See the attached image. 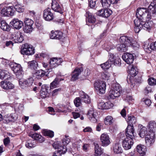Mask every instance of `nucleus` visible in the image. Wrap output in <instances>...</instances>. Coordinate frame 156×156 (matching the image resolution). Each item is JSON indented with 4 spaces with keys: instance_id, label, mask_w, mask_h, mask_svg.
Listing matches in <instances>:
<instances>
[{
    "instance_id": "obj_1",
    "label": "nucleus",
    "mask_w": 156,
    "mask_h": 156,
    "mask_svg": "<svg viewBox=\"0 0 156 156\" xmlns=\"http://www.w3.org/2000/svg\"><path fill=\"white\" fill-rule=\"evenodd\" d=\"M146 10L144 8H140L136 11V19L134 21L135 25V28L136 29H142L143 26L141 22H145L149 21L151 19V16L145 13Z\"/></svg>"
},
{
    "instance_id": "obj_2",
    "label": "nucleus",
    "mask_w": 156,
    "mask_h": 156,
    "mask_svg": "<svg viewBox=\"0 0 156 156\" xmlns=\"http://www.w3.org/2000/svg\"><path fill=\"white\" fill-rule=\"evenodd\" d=\"M70 142V139L68 136H66L62 141V144L64 145H61L59 142H55L52 145L53 147L55 149L58 150L54 153L53 156H61V154H64L67 151V147L66 145L68 144Z\"/></svg>"
},
{
    "instance_id": "obj_3",
    "label": "nucleus",
    "mask_w": 156,
    "mask_h": 156,
    "mask_svg": "<svg viewBox=\"0 0 156 156\" xmlns=\"http://www.w3.org/2000/svg\"><path fill=\"white\" fill-rule=\"evenodd\" d=\"M134 133L132 127L128 126L126 129V138L122 141V146L126 150L130 149L133 144Z\"/></svg>"
},
{
    "instance_id": "obj_4",
    "label": "nucleus",
    "mask_w": 156,
    "mask_h": 156,
    "mask_svg": "<svg viewBox=\"0 0 156 156\" xmlns=\"http://www.w3.org/2000/svg\"><path fill=\"white\" fill-rule=\"evenodd\" d=\"M34 140L29 139L26 141L25 144L26 147L28 148L34 147L36 146L35 140L40 143H42L44 140V138L42 136L37 133L31 134L29 135Z\"/></svg>"
},
{
    "instance_id": "obj_5",
    "label": "nucleus",
    "mask_w": 156,
    "mask_h": 156,
    "mask_svg": "<svg viewBox=\"0 0 156 156\" xmlns=\"http://www.w3.org/2000/svg\"><path fill=\"white\" fill-rule=\"evenodd\" d=\"M20 52L23 55H31L35 53V49L32 45L25 43L22 45Z\"/></svg>"
},
{
    "instance_id": "obj_6",
    "label": "nucleus",
    "mask_w": 156,
    "mask_h": 156,
    "mask_svg": "<svg viewBox=\"0 0 156 156\" xmlns=\"http://www.w3.org/2000/svg\"><path fill=\"white\" fill-rule=\"evenodd\" d=\"M119 41L121 43L126 44L129 46H131L133 47L137 46L135 44L136 43V42L131 37L122 36L120 37Z\"/></svg>"
},
{
    "instance_id": "obj_7",
    "label": "nucleus",
    "mask_w": 156,
    "mask_h": 156,
    "mask_svg": "<svg viewBox=\"0 0 156 156\" xmlns=\"http://www.w3.org/2000/svg\"><path fill=\"white\" fill-rule=\"evenodd\" d=\"M24 33L17 31L14 34V40L16 43H20L24 40L23 35L26 34H30L32 32V30H23Z\"/></svg>"
},
{
    "instance_id": "obj_8",
    "label": "nucleus",
    "mask_w": 156,
    "mask_h": 156,
    "mask_svg": "<svg viewBox=\"0 0 156 156\" xmlns=\"http://www.w3.org/2000/svg\"><path fill=\"white\" fill-rule=\"evenodd\" d=\"M120 94L119 85V84H116L113 89L110 91L108 98L113 99L120 96Z\"/></svg>"
},
{
    "instance_id": "obj_9",
    "label": "nucleus",
    "mask_w": 156,
    "mask_h": 156,
    "mask_svg": "<svg viewBox=\"0 0 156 156\" xmlns=\"http://www.w3.org/2000/svg\"><path fill=\"white\" fill-rule=\"evenodd\" d=\"M13 6L5 7L1 10L0 13L2 16H13L14 12Z\"/></svg>"
},
{
    "instance_id": "obj_10",
    "label": "nucleus",
    "mask_w": 156,
    "mask_h": 156,
    "mask_svg": "<svg viewBox=\"0 0 156 156\" xmlns=\"http://www.w3.org/2000/svg\"><path fill=\"white\" fill-rule=\"evenodd\" d=\"M62 62V60L61 58L57 57L51 58L49 61V72L51 71V69L60 65Z\"/></svg>"
},
{
    "instance_id": "obj_11",
    "label": "nucleus",
    "mask_w": 156,
    "mask_h": 156,
    "mask_svg": "<svg viewBox=\"0 0 156 156\" xmlns=\"http://www.w3.org/2000/svg\"><path fill=\"white\" fill-rule=\"evenodd\" d=\"M106 86L105 83L102 81H96L94 83L95 88L101 94L105 93Z\"/></svg>"
},
{
    "instance_id": "obj_12",
    "label": "nucleus",
    "mask_w": 156,
    "mask_h": 156,
    "mask_svg": "<svg viewBox=\"0 0 156 156\" xmlns=\"http://www.w3.org/2000/svg\"><path fill=\"white\" fill-rule=\"evenodd\" d=\"M110 55V56L108 60L100 65L101 68L103 69H107L111 66L113 64L114 61L115 59L114 58L113 55L111 54Z\"/></svg>"
},
{
    "instance_id": "obj_13",
    "label": "nucleus",
    "mask_w": 156,
    "mask_h": 156,
    "mask_svg": "<svg viewBox=\"0 0 156 156\" xmlns=\"http://www.w3.org/2000/svg\"><path fill=\"white\" fill-rule=\"evenodd\" d=\"M148 11L147 9L145 13L151 16V18L152 19L156 15V5L154 3L152 2L148 7Z\"/></svg>"
},
{
    "instance_id": "obj_14",
    "label": "nucleus",
    "mask_w": 156,
    "mask_h": 156,
    "mask_svg": "<svg viewBox=\"0 0 156 156\" xmlns=\"http://www.w3.org/2000/svg\"><path fill=\"white\" fill-rule=\"evenodd\" d=\"M10 26L11 27H13L12 28L20 29L23 27V22L18 19H14L10 22Z\"/></svg>"
},
{
    "instance_id": "obj_15",
    "label": "nucleus",
    "mask_w": 156,
    "mask_h": 156,
    "mask_svg": "<svg viewBox=\"0 0 156 156\" xmlns=\"http://www.w3.org/2000/svg\"><path fill=\"white\" fill-rule=\"evenodd\" d=\"M87 116L90 120L92 122L95 123L97 121V113L93 108H90L87 113Z\"/></svg>"
},
{
    "instance_id": "obj_16",
    "label": "nucleus",
    "mask_w": 156,
    "mask_h": 156,
    "mask_svg": "<svg viewBox=\"0 0 156 156\" xmlns=\"http://www.w3.org/2000/svg\"><path fill=\"white\" fill-rule=\"evenodd\" d=\"M50 35V38L52 39L61 40L63 38L62 33L59 30H52L51 31Z\"/></svg>"
},
{
    "instance_id": "obj_17",
    "label": "nucleus",
    "mask_w": 156,
    "mask_h": 156,
    "mask_svg": "<svg viewBox=\"0 0 156 156\" xmlns=\"http://www.w3.org/2000/svg\"><path fill=\"white\" fill-rule=\"evenodd\" d=\"M51 7L52 9L55 12L61 14L63 13L62 9L59 5L58 1L57 0H52Z\"/></svg>"
},
{
    "instance_id": "obj_18",
    "label": "nucleus",
    "mask_w": 156,
    "mask_h": 156,
    "mask_svg": "<svg viewBox=\"0 0 156 156\" xmlns=\"http://www.w3.org/2000/svg\"><path fill=\"white\" fill-rule=\"evenodd\" d=\"M123 59L127 64H131L133 61L134 58L133 55L128 53H125L122 56Z\"/></svg>"
},
{
    "instance_id": "obj_19",
    "label": "nucleus",
    "mask_w": 156,
    "mask_h": 156,
    "mask_svg": "<svg viewBox=\"0 0 156 156\" xmlns=\"http://www.w3.org/2000/svg\"><path fill=\"white\" fill-rule=\"evenodd\" d=\"M112 13V11L110 9H101L99 10L97 14L99 16L107 18L111 15Z\"/></svg>"
},
{
    "instance_id": "obj_20",
    "label": "nucleus",
    "mask_w": 156,
    "mask_h": 156,
    "mask_svg": "<svg viewBox=\"0 0 156 156\" xmlns=\"http://www.w3.org/2000/svg\"><path fill=\"white\" fill-rule=\"evenodd\" d=\"M155 134L150 133L149 135H147L145 137V140L147 145L150 147L154 143L155 139Z\"/></svg>"
},
{
    "instance_id": "obj_21",
    "label": "nucleus",
    "mask_w": 156,
    "mask_h": 156,
    "mask_svg": "<svg viewBox=\"0 0 156 156\" xmlns=\"http://www.w3.org/2000/svg\"><path fill=\"white\" fill-rule=\"evenodd\" d=\"M101 140L102 146H106L110 144L109 137L107 134H102L101 136Z\"/></svg>"
},
{
    "instance_id": "obj_22",
    "label": "nucleus",
    "mask_w": 156,
    "mask_h": 156,
    "mask_svg": "<svg viewBox=\"0 0 156 156\" xmlns=\"http://www.w3.org/2000/svg\"><path fill=\"white\" fill-rule=\"evenodd\" d=\"M83 70V67L76 68L72 73L71 80L74 81L77 80L79 75Z\"/></svg>"
},
{
    "instance_id": "obj_23",
    "label": "nucleus",
    "mask_w": 156,
    "mask_h": 156,
    "mask_svg": "<svg viewBox=\"0 0 156 156\" xmlns=\"http://www.w3.org/2000/svg\"><path fill=\"white\" fill-rule=\"evenodd\" d=\"M128 118L126 120L127 122L128 123V126L127 127L129 126L132 127L133 130V133H134V129L133 125L135 124L136 122V118L133 115H128Z\"/></svg>"
},
{
    "instance_id": "obj_24",
    "label": "nucleus",
    "mask_w": 156,
    "mask_h": 156,
    "mask_svg": "<svg viewBox=\"0 0 156 156\" xmlns=\"http://www.w3.org/2000/svg\"><path fill=\"white\" fill-rule=\"evenodd\" d=\"M2 87L6 90L12 89L14 87V85L10 82L7 81H3L1 82Z\"/></svg>"
},
{
    "instance_id": "obj_25",
    "label": "nucleus",
    "mask_w": 156,
    "mask_h": 156,
    "mask_svg": "<svg viewBox=\"0 0 156 156\" xmlns=\"http://www.w3.org/2000/svg\"><path fill=\"white\" fill-rule=\"evenodd\" d=\"M48 87L46 85H43L42 86L41 89L40 91V96L42 98L48 97L49 93L48 91Z\"/></svg>"
},
{
    "instance_id": "obj_26",
    "label": "nucleus",
    "mask_w": 156,
    "mask_h": 156,
    "mask_svg": "<svg viewBox=\"0 0 156 156\" xmlns=\"http://www.w3.org/2000/svg\"><path fill=\"white\" fill-rule=\"evenodd\" d=\"M119 0H101V2L103 7L106 8L109 7L111 4H115L117 3Z\"/></svg>"
},
{
    "instance_id": "obj_27",
    "label": "nucleus",
    "mask_w": 156,
    "mask_h": 156,
    "mask_svg": "<svg viewBox=\"0 0 156 156\" xmlns=\"http://www.w3.org/2000/svg\"><path fill=\"white\" fill-rule=\"evenodd\" d=\"M147 127L149 132L151 133L155 134L156 131V122L155 121H151L148 123Z\"/></svg>"
},
{
    "instance_id": "obj_28",
    "label": "nucleus",
    "mask_w": 156,
    "mask_h": 156,
    "mask_svg": "<svg viewBox=\"0 0 156 156\" xmlns=\"http://www.w3.org/2000/svg\"><path fill=\"white\" fill-rule=\"evenodd\" d=\"M10 74L6 70L0 69V79L9 80L11 78Z\"/></svg>"
},
{
    "instance_id": "obj_29",
    "label": "nucleus",
    "mask_w": 156,
    "mask_h": 156,
    "mask_svg": "<svg viewBox=\"0 0 156 156\" xmlns=\"http://www.w3.org/2000/svg\"><path fill=\"white\" fill-rule=\"evenodd\" d=\"M80 95L82 101L86 103H90V99L88 95L83 91L80 92Z\"/></svg>"
},
{
    "instance_id": "obj_30",
    "label": "nucleus",
    "mask_w": 156,
    "mask_h": 156,
    "mask_svg": "<svg viewBox=\"0 0 156 156\" xmlns=\"http://www.w3.org/2000/svg\"><path fill=\"white\" fill-rule=\"evenodd\" d=\"M48 71L42 70H39L36 71L34 74V76L37 79H40L42 77L45 75L48 76Z\"/></svg>"
},
{
    "instance_id": "obj_31",
    "label": "nucleus",
    "mask_w": 156,
    "mask_h": 156,
    "mask_svg": "<svg viewBox=\"0 0 156 156\" xmlns=\"http://www.w3.org/2000/svg\"><path fill=\"white\" fill-rule=\"evenodd\" d=\"M87 15L86 21L90 23H94L96 21V19L93 14L87 11L86 12Z\"/></svg>"
},
{
    "instance_id": "obj_32",
    "label": "nucleus",
    "mask_w": 156,
    "mask_h": 156,
    "mask_svg": "<svg viewBox=\"0 0 156 156\" xmlns=\"http://www.w3.org/2000/svg\"><path fill=\"white\" fill-rule=\"evenodd\" d=\"M24 23L25 24V29H31L33 28L32 27L33 24V21L29 18H26L24 19Z\"/></svg>"
},
{
    "instance_id": "obj_33",
    "label": "nucleus",
    "mask_w": 156,
    "mask_h": 156,
    "mask_svg": "<svg viewBox=\"0 0 156 156\" xmlns=\"http://www.w3.org/2000/svg\"><path fill=\"white\" fill-rule=\"evenodd\" d=\"M94 151L96 156H100L103 153V150L97 143H94Z\"/></svg>"
},
{
    "instance_id": "obj_34",
    "label": "nucleus",
    "mask_w": 156,
    "mask_h": 156,
    "mask_svg": "<svg viewBox=\"0 0 156 156\" xmlns=\"http://www.w3.org/2000/svg\"><path fill=\"white\" fill-rule=\"evenodd\" d=\"M140 129L139 132L138 134L140 137L142 138H144L146 136L147 133V128L141 125Z\"/></svg>"
},
{
    "instance_id": "obj_35",
    "label": "nucleus",
    "mask_w": 156,
    "mask_h": 156,
    "mask_svg": "<svg viewBox=\"0 0 156 156\" xmlns=\"http://www.w3.org/2000/svg\"><path fill=\"white\" fill-rule=\"evenodd\" d=\"M136 150L140 154H144L147 150L146 147L143 145H139L137 146Z\"/></svg>"
},
{
    "instance_id": "obj_36",
    "label": "nucleus",
    "mask_w": 156,
    "mask_h": 156,
    "mask_svg": "<svg viewBox=\"0 0 156 156\" xmlns=\"http://www.w3.org/2000/svg\"><path fill=\"white\" fill-rule=\"evenodd\" d=\"M130 68H131L129 71V74L132 77L135 76L138 73V69L135 66L133 65L129 66Z\"/></svg>"
},
{
    "instance_id": "obj_37",
    "label": "nucleus",
    "mask_w": 156,
    "mask_h": 156,
    "mask_svg": "<svg viewBox=\"0 0 156 156\" xmlns=\"http://www.w3.org/2000/svg\"><path fill=\"white\" fill-rule=\"evenodd\" d=\"M111 103L109 102L105 103L101 102L98 104V107L100 109H108L112 106V105L110 107H108V105H109Z\"/></svg>"
},
{
    "instance_id": "obj_38",
    "label": "nucleus",
    "mask_w": 156,
    "mask_h": 156,
    "mask_svg": "<svg viewBox=\"0 0 156 156\" xmlns=\"http://www.w3.org/2000/svg\"><path fill=\"white\" fill-rule=\"evenodd\" d=\"M114 121V120L112 117L109 115L106 116L104 120V123L107 125L112 124Z\"/></svg>"
},
{
    "instance_id": "obj_39",
    "label": "nucleus",
    "mask_w": 156,
    "mask_h": 156,
    "mask_svg": "<svg viewBox=\"0 0 156 156\" xmlns=\"http://www.w3.org/2000/svg\"><path fill=\"white\" fill-rule=\"evenodd\" d=\"M10 67L14 73L17 72L18 70H20L21 68V65L20 64L16 63H12L10 65Z\"/></svg>"
},
{
    "instance_id": "obj_40",
    "label": "nucleus",
    "mask_w": 156,
    "mask_h": 156,
    "mask_svg": "<svg viewBox=\"0 0 156 156\" xmlns=\"http://www.w3.org/2000/svg\"><path fill=\"white\" fill-rule=\"evenodd\" d=\"M28 65L29 68L31 69L34 70L37 68L38 66L37 63L36 61L34 60L29 62H28Z\"/></svg>"
},
{
    "instance_id": "obj_41",
    "label": "nucleus",
    "mask_w": 156,
    "mask_h": 156,
    "mask_svg": "<svg viewBox=\"0 0 156 156\" xmlns=\"http://www.w3.org/2000/svg\"><path fill=\"white\" fill-rule=\"evenodd\" d=\"M114 152L116 154L121 153L122 151L121 145L119 144H116L113 147Z\"/></svg>"
},
{
    "instance_id": "obj_42",
    "label": "nucleus",
    "mask_w": 156,
    "mask_h": 156,
    "mask_svg": "<svg viewBox=\"0 0 156 156\" xmlns=\"http://www.w3.org/2000/svg\"><path fill=\"white\" fill-rule=\"evenodd\" d=\"M129 46L126 44L122 43L117 47V49L118 51L123 52H125L127 50L128 46Z\"/></svg>"
},
{
    "instance_id": "obj_43",
    "label": "nucleus",
    "mask_w": 156,
    "mask_h": 156,
    "mask_svg": "<svg viewBox=\"0 0 156 156\" xmlns=\"http://www.w3.org/2000/svg\"><path fill=\"white\" fill-rule=\"evenodd\" d=\"M19 84L20 87L22 89H26L28 88L24 80H19Z\"/></svg>"
},
{
    "instance_id": "obj_44",
    "label": "nucleus",
    "mask_w": 156,
    "mask_h": 156,
    "mask_svg": "<svg viewBox=\"0 0 156 156\" xmlns=\"http://www.w3.org/2000/svg\"><path fill=\"white\" fill-rule=\"evenodd\" d=\"M59 84L58 78H56L50 84V89H53L57 87Z\"/></svg>"
},
{
    "instance_id": "obj_45",
    "label": "nucleus",
    "mask_w": 156,
    "mask_h": 156,
    "mask_svg": "<svg viewBox=\"0 0 156 156\" xmlns=\"http://www.w3.org/2000/svg\"><path fill=\"white\" fill-rule=\"evenodd\" d=\"M154 25L153 22L149 21L146 23L144 24V27H146L147 29H151L154 28Z\"/></svg>"
},
{
    "instance_id": "obj_46",
    "label": "nucleus",
    "mask_w": 156,
    "mask_h": 156,
    "mask_svg": "<svg viewBox=\"0 0 156 156\" xmlns=\"http://www.w3.org/2000/svg\"><path fill=\"white\" fill-rule=\"evenodd\" d=\"M28 87L31 86L33 83L34 79L32 77H30L24 80Z\"/></svg>"
},
{
    "instance_id": "obj_47",
    "label": "nucleus",
    "mask_w": 156,
    "mask_h": 156,
    "mask_svg": "<svg viewBox=\"0 0 156 156\" xmlns=\"http://www.w3.org/2000/svg\"><path fill=\"white\" fill-rule=\"evenodd\" d=\"M10 26L6 23L5 21H2L0 24V28L1 29H8Z\"/></svg>"
},
{
    "instance_id": "obj_48",
    "label": "nucleus",
    "mask_w": 156,
    "mask_h": 156,
    "mask_svg": "<svg viewBox=\"0 0 156 156\" xmlns=\"http://www.w3.org/2000/svg\"><path fill=\"white\" fill-rule=\"evenodd\" d=\"M81 100L80 97H77L74 99V103L76 107H78L81 105Z\"/></svg>"
},
{
    "instance_id": "obj_49",
    "label": "nucleus",
    "mask_w": 156,
    "mask_h": 156,
    "mask_svg": "<svg viewBox=\"0 0 156 156\" xmlns=\"http://www.w3.org/2000/svg\"><path fill=\"white\" fill-rule=\"evenodd\" d=\"M16 76L18 78H21L23 74V70L22 67L20 69V70H18L17 72L14 73Z\"/></svg>"
},
{
    "instance_id": "obj_50",
    "label": "nucleus",
    "mask_w": 156,
    "mask_h": 156,
    "mask_svg": "<svg viewBox=\"0 0 156 156\" xmlns=\"http://www.w3.org/2000/svg\"><path fill=\"white\" fill-rule=\"evenodd\" d=\"M14 8L13 9L14 10V9L16 10L18 12H22L24 11V9L22 7L21 5H15V7L14 6Z\"/></svg>"
},
{
    "instance_id": "obj_51",
    "label": "nucleus",
    "mask_w": 156,
    "mask_h": 156,
    "mask_svg": "<svg viewBox=\"0 0 156 156\" xmlns=\"http://www.w3.org/2000/svg\"><path fill=\"white\" fill-rule=\"evenodd\" d=\"M48 8L45 9L44 11L43 17L44 18L46 21L49 20V10H48Z\"/></svg>"
},
{
    "instance_id": "obj_52",
    "label": "nucleus",
    "mask_w": 156,
    "mask_h": 156,
    "mask_svg": "<svg viewBox=\"0 0 156 156\" xmlns=\"http://www.w3.org/2000/svg\"><path fill=\"white\" fill-rule=\"evenodd\" d=\"M148 82L149 85L151 86L156 85V79L154 78H151L148 79Z\"/></svg>"
},
{
    "instance_id": "obj_53",
    "label": "nucleus",
    "mask_w": 156,
    "mask_h": 156,
    "mask_svg": "<svg viewBox=\"0 0 156 156\" xmlns=\"http://www.w3.org/2000/svg\"><path fill=\"white\" fill-rule=\"evenodd\" d=\"M7 117L8 118L7 120H5L4 122L6 123H8L10 121H12L13 119H14L13 115L11 114L10 115H7Z\"/></svg>"
},
{
    "instance_id": "obj_54",
    "label": "nucleus",
    "mask_w": 156,
    "mask_h": 156,
    "mask_svg": "<svg viewBox=\"0 0 156 156\" xmlns=\"http://www.w3.org/2000/svg\"><path fill=\"white\" fill-rule=\"evenodd\" d=\"M88 1L89 6L91 8H94L95 7L97 1H91L90 0H88Z\"/></svg>"
},
{
    "instance_id": "obj_55",
    "label": "nucleus",
    "mask_w": 156,
    "mask_h": 156,
    "mask_svg": "<svg viewBox=\"0 0 156 156\" xmlns=\"http://www.w3.org/2000/svg\"><path fill=\"white\" fill-rule=\"evenodd\" d=\"M144 48L147 53H150L151 52V50L150 49L149 45L145 44L144 45Z\"/></svg>"
},
{
    "instance_id": "obj_56",
    "label": "nucleus",
    "mask_w": 156,
    "mask_h": 156,
    "mask_svg": "<svg viewBox=\"0 0 156 156\" xmlns=\"http://www.w3.org/2000/svg\"><path fill=\"white\" fill-rule=\"evenodd\" d=\"M61 90V88H59L58 89H56L54 90L52 92V96H54L56 95H57L58 92L59 91H60Z\"/></svg>"
},
{
    "instance_id": "obj_57",
    "label": "nucleus",
    "mask_w": 156,
    "mask_h": 156,
    "mask_svg": "<svg viewBox=\"0 0 156 156\" xmlns=\"http://www.w3.org/2000/svg\"><path fill=\"white\" fill-rule=\"evenodd\" d=\"M41 132L44 136H49V131L47 129H44L42 130Z\"/></svg>"
},
{
    "instance_id": "obj_58",
    "label": "nucleus",
    "mask_w": 156,
    "mask_h": 156,
    "mask_svg": "<svg viewBox=\"0 0 156 156\" xmlns=\"http://www.w3.org/2000/svg\"><path fill=\"white\" fill-rule=\"evenodd\" d=\"M120 59L118 58L117 59H115L114 61L113 64L115 65H118L119 66L121 65V63L120 62Z\"/></svg>"
},
{
    "instance_id": "obj_59",
    "label": "nucleus",
    "mask_w": 156,
    "mask_h": 156,
    "mask_svg": "<svg viewBox=\"0 0 156 156\" xmlns=\"http://www.w3.org/2000/svg\"><path fill=\"white\" fill-rule=\"evenodd\" d=\"M5 146H7L9 143L10 140L9 138H6L5 139L3 140Z\"/></svg>"
},
{
    "instance_id": "obj_60",
    "label": "nucleus",
    "mask_w": 156,
    "mask_h": 156,
    "mask_svg": "<svg viewBox=\"0 0 156 156\" xmlns=\"http://www.w3.org/2000/svg\"><path fill=\"white\" fill-rule=\"evenodd\" d=\"M144 102L145 104L148 106H150L151 103V100L149 99H145Z\"/></svg>"
},
{
    "instance_id": "obj_61",
    "label": "nucleus",
    "mask_w": 156,
    "mask_h": 156,
    "mask_svg": "<svg viewBox=\"0 0 156 156\" xmlns=\"http://www.w3.org/2000/svg\"><path fill=\"white\" fill-rule=\"evenodd\" d=\"M102 127V123H98L97 126L96 127V130L99 131L101 130V127Z\"/></svg>"
},
{
    "instance_id": "obj_62",
    "label": "nucleus",
    "mask_w": 156,
    "mask_h": 156,
    "mask_svg": "<svg viewBox=\"0 0 156 156\" xmlns=\"http://www.w3.org/2000/svg\"><path fill=\"white\" fill-rule=\"evenodd\" d=\"M149 47L150 49L151 50H151H156V49L154 46V43H151L150 45H149Z\"/></svg>"
},
{
    "instance_id": "obj_63",
    "label": "nucleus",
    "mask_w": 156,
    "mask_h": 156,
    "mask_svg": "<svg viewBox=\"0 0 156 156\" xmlns=\"http://www.w3.org/2000/svg\"><path fill=\"white\" fill-rule=\"evenodd\" d=\"M120 114L123 117H125L126 116V112L125 108H123L120 112Z\"/></svg>"
},
{
    "instance_id": "obj_64",
    "label": "nucleus",
    "mask_w": 156,
    "mask_h": 156,
    "mask_svg": "<svg viewBox=\"0 0 156 156\" xmlns=\"http://www.w3.org/2000/svg\"><path fill=\"white\" fill-rule=\"evenodd\" d=\"M73 117L74 119H76L79 117L80 115L78 112H73L72 113Z\"/></svg>"
}]
</instances>
